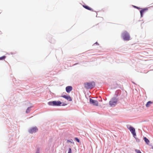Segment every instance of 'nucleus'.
Masks as SVG:
<instances>
[{"instance_id": "nucleus-1", "label": "nucleus", "mask_w": 153, "mask_h": 153, "mask_svg": "<svg viewBox=\"0 0 153 153\" xmlns=\"http://www.w3.org/2000/svg\"><path fill=\"white\" fill-rule=\"evenodd\" d=\"M84 86L86 89H92L94 87L95 84L94 81H92L84 83Z\"/></svg>"}, {"instance_id": "nucleus-2", "label": "nucleus", "mask_w": 153, "mask_h": 153, "mask_svg": "<svg viewBox=\"0 0 153 153\" xmlns=\"http://www.w3.org/2000/svg\"><path fill=\"white\" fill-rule=\"evenodd\" d=\"M62 102L59 101H53L48 102V104L49 105L53 106H61Z\"/></svg>"}, {"instance_id": "nucleus-3", "label": "nucleus", "mask_w": 153, "mask_h": 153, "mask_svg": "<svg viewBox=\"0 0 153 153\" xmlns=\"http://www.w3.org/2000/svg\"><path fill=\"white\" fill-rule=\"evenodd\" d=\"M122 37L124 41H128L130 39L129 33L126 30L124 31L122 33Z\"/></svg>"}, {"instance_id": "nucleus-4", "label": "nucleus", "mask_w": 153, "mask_h": 153, "mask_svg": "<svg viewBox=\"0 0 153 153\" xmlns=\"http://www.w3.org/2000/svg\"><path fill=\"white\" fill-rule=\"evenodd\" d=\"M118 100V98L116 97H112L109 102V105L111 107H114L117 104Z\"/></svg>"}, {"instance_id": "nucleus-5", "label": "nucleus", "mask_w": 153, "mask_h": 153, "mask_svg": "<svg viewBox=\"0 0 153 153\" xmlns=\"http://www.w3.org/2000/svg\"><path fill=\"white\" fill-rule=\"evenodd\" d=\"M130 130L131 133H132L133 135V137H135V136H136V134L135 132V128L133 127L130 126L129 127H127Z\"/></svg>"}, {"instance_id": "nucleus-6", "label": "nucleus", "mask_w": 153, "mask_h": 153, "mask_svg": "<svg viewBox=\"0 0 153 153\" xmlns=\"http://www.w3.org/2000/svg\"><path fill=\"white\" fill-rule=\"evenodd\" d=\"M38 129L36 126L31 128L28 130V132L30 134L35 133L38 131Z\"/></svg>"}, {"instance_id": "nucleus-7", "label": "nucleus", "mask_w": 153, "mask_h": 153, "mask_svg": "<svg viewBox=\"0 0 153 153\" xmlns=\"http://www.w3.org/2000/svg\"><path fill=\"white\" fill-rule=\"evenodd\" d=\"M89 102L91 104L97 106L98 105V102L97 101L93 100L91 98L90 99Z\"/></svg>"}, {"instance_id": "nucleus-8", "label": "nucleus", "mask_w": 153, "mask_h": 153, "mask_svg": "<svg viewBox=\"0 0 153 153\" xmlns=\"http://www.w3.org/2000/svg\"><path fill=\"white\" fill-rule=\"evenodd\" d=\"M62 97L69 101H71L72 100V98L69 95H65L62 96Z\"/></svg>"}, {"instance_id": "nucleus-9", "label": "nucleus", "mask_w": 153, "mask_h": 153, "mask_svg": "<svg viewBox=\"0 0 153 153\" xmlns=\"http://www.w3.org/2000/svg\"><path fill=\"white\" fill-rule=\"evenodd\" d=\"M72 87L71 86H67L65 88L66 91L68 93H70L72 90Z\"/></svg>"}, {"instance_id": "nucleus-10", "label": "nucleus", "mask_w": 153, "mask_h": 153, "mask_svg": "<svg viewBox=\"0 0 153 153\" xmlns=\"http://www.w3.org/2000/svg\"><path fill=\"white\" fill-rule=\"evenodd\" d=\"M121 93V91L120 90H117L115 92V94H114V97H117L120 96Z\"/></svg>"}, {"instance_id": "nucleus-11", "label": "nucleus", "mask_w": 153, "mask_h": 153, "mask_svg": "<svg viewBox=\"0 0 153 153\" xmlns=\"http://www.w3.org/2000/svg\"><path fill=\"white\" fill-rule=\"evenodd\" d=\"M83 7L84 8H85L86 9H87L89 10H91L92 11H93V10L91 8H90V7H88V6L86 5H83Z\"/></svg>"}, {"instance_id": "nucleus-12", "label": "nucleus", "mask_w": 153, "mask_h": 153, "mask_svg": "<svg viewBox=\"0 0 153 153\" xmlns=\"http://www.w3.org/2000/svg\"><path fill=\"white\" fill-rule=\"evenodd\" d=\"M144 140L147 144L148 145L149 144V141L146 137H144Z\"/></svg>"}, {"instance_id": "nucleus-13", "label": "nucleus", "mask_w": 153, "mask_h": 153, "mask_svg": "<svg viewBox=\"0 0 153 153\" xmlns=\"http://www.w3.org/2000/svg\"><path fill=\"white\" fill-rule=\"evenodd\" d=\"M153 102L152 101H149L147 102L146 104V106L147 107H149L150 106L151 104Z\"/></svg>"}, {"instance_id": "nucleus-14", "label": "nucleus", "mask_w": 153, "mask_h": 153, "mask_svg": "<svg viewBox=\"0 0 153 153\" xmlns=\"http://www.w3.org/2000/svg\"><path fill=\"white\" fill-rule=\"evenodd\" d=\"M145 11L143 10V9L141 10L140 11V17H142L143 16V13L145 12Z\"/></svg>"}, {"instance_id": "nucleus-15", "label": "nucleus", "mask_w": 153, "mask_h": 153, "mask_svg": "<svg viewBox=\"0 0 153 153\" xmlns=\"http://www.w3.org/2000/svg\"><path fill=\"white\" fill-rule=\"evenodd\" d=\"M145 11L143 10V9L141 10L140 11V17H142L143 16V13L145 12Z\"/></svg>"}, {"instance_id": "nucleus-16", "label": "nucleus", "mask_w": 153, "mask_h": 153, "mask_svg": "<svg viewBox=\"0 0 153 153\" xmlns=\"http://www.w3.org/2000/svg\"><path fill=\"white\" fill-rule=\"evenodd\" d=\"M32 107V106H30V107H28L27 109H26V112L27 113H28L30 112V108Z\"/></svg>"}, {"instance_id": "nucleus-17", "label": "nucleus", "mask_w": 153, "mask_h": 153, "mask_svg": "<svg viewBox=\"0 0 153 153\" xmlns=\"http://www.w3.org/2000/svg\"><path fill=\"white\" fill-rule=\"evenodd\" d=\"M67 143H73L74 142L71 139V140H67Z\"/></svg>"}, {"instance_id": "nucleus-18", "label": "nucleus", "mask_w": 153, "mask_h": 153, "mask_svg": "<svg viewBox=\"0 0 153 153\" xmlns=\"http://www.w3.org/2000/svg\"><path fill=\"white\" fill-rule=\"evenodd\" d=\"M6 57L5 56H3L1 57H0V60H2L4 59Z\"/></svg>"}, {"instance_id": "nucleus-19", "label": "nucleus", "mask_w": 153, "mask_h": 153, "mask_svg": "<svg viewBox=\"0 0 153 153\" xmlns=\"http://www.w3.org/2000/svg\"><path fill=\"white\" fill-rule=\"evenodd\" d=\"M134 138H135L136 142H139L140 141V140L138 138L136 137V136H135V137Z\"/></svg>"}, {"instance_id": "nucleus-20", "label": "nucleus", "mask_w": 153, "mask_h": 153, "mask_svg": "<svg viewBox=\"0 0 153 153\" xmlns=\"http://www.w3.org/2000/svg\"><path fill=\"white\" fill-rule=\"evenodd\" d=\"M135 151L137 153H142L141 151L139 150L136 149Z\"/></svg>"}, {"instance_id": "nucleus-21", "label": "nucleus", "mask_w": 153, "mask_h": 153, "mask_svg": "<svg viewBox=\"0 0 153 153\" xmlns=\"http://www.w3.org/2000/svg\"><path fill=\"white\" fill-rule=\"evenodd\" d=\"M74 139L78 142H79L80 140H79L77 137H75L74 138Z\"/></svg>"}, {"instance_id": "nucleus-22", "label": "nucleus", "mask_w": 153, "mask_h": 153, "mask_svg": "<svg viewBox=\"0 0 153 153\" xmlns=\"http://www.w3.org/2000/svg\"><path fill=\"white\" fill-rule=\"evenodd\" d=\"M36 153H40V149L39 148H37V149H36Z\"/></svg>"}, {"instance_id": "nucleus-23", "label": "nucleus", "mask_w": 153, "mask_h": 153, "mask_svg": "<svg viewBox=\"0 0 153 153\" xmlns=\"http://www.w3.org/2000/svg\"><path fill=\"white\" fill-rule=\"evenodd\" d=\"M142 9L143 10L145 11V12H146L148 10V8L147 7H146V8H144L143 9Z\"/></svg>"}, {"instance_id": "nucleus-24", "label": "nucleus", "mask_w": 153, "mask_h": 153, "mask_svg": "<svg viewBox=\"0 0 153 153\" xmlns=\"http://www.w3.org/2000/svg\"><path fill=\"white\" fill-rule=\"evenodd\" d=\"M133 6L134 7V8H136L137 9H138V10H139V9H141L139 7H137L136 6Z\"/></svg>"}, {"instance_id": "nucleus-25", "label": "nucleus", "mask_w": 153, "mask_h": 153, "mask_svg": "<svg viewBox=\"0 0 153 153\" xmlns=\"http://www.w3.org/2000/svg\"><path fill=\"white\" fill-rule=\"evenodd\" d=\"M67 105V104L65 103L64 102H62L61 106H64L66 105Z\"/></svg>"}, {"instance_id": "nucleus-26", "label": "nucleus", "mask_w": 153, "mask_h": 153, "mask_svg": "<svg viewBox=\"0 0 153 153\" xmlns=\"http://www.w3.org/2000/svg\"><path fill=\"white\" fill-rule=\"evenodd\" d=\"M68 153H71V148L69 149Z\"/></svg>"}, {"instance_id": "nucleus-27", "label": "nucleus", "mask_w": 153, "mask_h": 153, "mask_svg": "<svg viewBox=\"0 0 153 153\" xmlns=\"http://www.w3.org/2000/svg\"><path fill=\"white\" fill-rule=\"evenodd\" d=\"M79 64V63H75V64H74L73 65H74H74H77V64Z\"/></svg>"}, {"instance_id": "nucleus-28", "label": "nucleus", "mask_w": 153, "mask_h": 153, "mask_svg": "<svg viewBox=\"0 0 153 153\" xmlns=\"http://www.w3.org/2000/svg\"><path fill=\"white\" fill-rule=\"evenodd\" d=\"M95 44H96V45H99V44L97 42H96L95 44H94V45Z\"/></svg>"}, {"instance_id": "nucleus-29", "label": "nucleus", "mask_w": 153, "mask_h": 153, "mask_svg": "<svg viewBox=\"0 0 153 153\" xmlns=\"http://www.w3.org/2000/svg\"><path fill=\"white\" fill-rule=\"evenodd\" d=\"M152 149H153V147L152 148Z\"/></svg>"}]
</instances>
